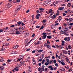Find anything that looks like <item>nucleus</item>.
<instances>
[{
  "label": "nucleus",
  "instance_id": "obj_38",
  "mask_svg": "<svg viewBox=\"0 0 73 73\" xmlns=\"http://www.w3.org/2000/svg\"><path fill=\"white\" fill-rule=\"evenodd\" d=\"M44 27L43 26H42V27H41L40 29H39L40 30H41V29H44Z\"/></svg>",
  "mask_w": 73,
  "mask_h": 73
},
{
  "label": "nucleus",
  "instance_id": "obj_37",
  "mask_svg": "<svg viewBox=\"0 0 73 73\" xmlns=\"http://www.w3.org/2000/svg\"><path fill=\"white\" fill-rule=\"evenodd\" d=\"M32 61H33V62H36V61L35 60V59L33 58L32 59Z\"/></svg>",
  "mask_w": 73,
  "mask_h": 73
},
{
  "label": "nucleus",
  "instance_id": "obj_35",
  "mask_svg": "<svg viewBox=\"0 0 73 73\" xmlns=\"http://www.w3.org/2000/svg\"><path fill=\"white\" fill-rule=\"evenodd\" d=\"M7 41H11V38H9V39H7Z\"/></svg>",
  "mask_w": 73,
  "mask_h": 73
},
{
  "label": "nucleus",
  "instance_id": "obj_20",
  "mask_svg": "<svg viewBox=\"0 0 73 73\" xmlns=\"http://www.w3.org/2000/svg\"><path fill=\"white\" fill-rule=\"evenodd\" d=\"M60 33H61L62 35H63L64 33H65V32L62 31V30H61L60 31Z\"/></svg>",
  "mask_w": 73,
  "mask_h": 73
},
{
  "label": "nucleus",
  "instance_id": "obj_54",
  "mask_svg": "<svg viewBox=\"0 0 73 73\" xmlns=\"http://www.w3.org/2000/svg\"><path fill=\"white\" fill-rule=\"evenodd\" d=\"M15 27V26L14 25H12L11 26H10V27L11 28H12L13 27Z\"/></svg>",
  "mask_w": 73,
  "mask_h": 73
},
{
  "label": "nucleus",
  "instance_id": "obj_51",
  "mask_svg": "<svg viewBox=\"0 0 73 73\" xmlns=\"http://www.w3.org/2000/svg\"><path fill=\"white\" fill-rule=\"evenodd\" d=\"M35 36V34L34 33L33 34L32 36V37H33Z\"/></svg>",
  "mask_w": 73,
  "mask_h": 73
},
{
  "label": "nucleus",
  "instance_id": "obj_36",
  "mask_svg": "<svg viewBox=\"0 0 73 73\" xmlns=\"http://www.w3.org/2000/svg\"><path fill=\"white\" fill-rule=\"evenodd\" d=\"M19 57L20 58H24V56L22 55H20L19 56Z\"/></svg>",
  "mask_w": 73,
  "mask_h": 73
},
{
  "label": "nucleus",
  "instance_id": "obj_14",
  "mask_svg": "<svg viewBox=\"0 0 73 73\" xmlns=\"http://www.w3.org/2000/svg\"><path fill=\"white\" fill-rule=\"evenodd\" d=\"M47 38L49 39H51V38H52V36H47Z\"/></svg>",
  "mask_w": 73,
  "mask_h": 73
},
{
  "label": "nucleus",
  "instance_id": "obj_46",
  "mask_svg": "<svg viewBox=\"0 0 73 73\" xmlns=\"http://www.w3.org/2000/svg\"><path fill=\"white\" fill-rule=\"evenodd\" d=\"M55 65L56 66H57V67H58V64L57 63H56L55 64Z\"/></svg>",
  "mask_w": 73,
  "mask_h": 73
},
{
  "label": "nucleus",
  "instance_id": "obj_42",
  "mask_svg": "<svg viewBox=\"0 0 73 73\" xmlns=\"http://www.w3.org/2000/svg\"><path fill=\"white\" fill-rule=\"evenodd\" d=\"M46 61L47 62L49 63V60L48 59H46Z\"/></svg>",
  "mask_w": 73,
  "mask_h": 73
},
{
  "label": "nucleus",
  "instance_id": "obj_59",
  "mask_svg": "<svg viewBox=\"0 0 73 73\" xmlns=\"http://www.w3.org/2000/svg\"><path fill=\"white\" fill-rule=\"evenodd\" d=\"M2 65L3 66H5V65H6V64L5 63H4L2 64Z\"/></svg>",
  "mask_w": 73,
  "mask_h": 73
},
{
  "label": "nucleus",
  "instance_id": "obj_44",
  "mask_svg": "<svg viewBox=\"0 0 73 73\" xmlns=\"http://www.w3.org/2000/svg\"><path fill=\"white\" fill-rule=\"evenodd\" d=\"M11 6V4H9V5H7V8H9V7H10Z\"/></svg>",
  "mask_w": 73,
  "mask_h": 73
},
{
  "label": "nucleus",
  "instance_id": "obj_52",
  "mask_svg": "<svg viewBox=\"0 0 73 73\" xmlns=\"http://www.w3.org/2000/svg\"><path fill=\"white\" fill-rule=\"evenodd\" d=\"M5 48H3V47L2 48V49L1 50L2 51H4L5 50Z\"/></svg>",
  "mask_w": 73,
  "mask_h": 73
},
{
  "label": "nucleus",
  "instance_id": "obj_55",
  "mask_svg": "<svg viewBox=\"0 0 73 73\" xmlns=\"http://www.w3.org/2000/svg\"><path fill=\"white\" fill-rule=\"evenodd\" d=\"M35 52H36V51H35V50H34L32 52V53H35Z\"/></svg>",
  "mask_w": 73,
  "mask_h": 73
},
{
  "label": "nucleus",
  "instance_id": "obj_41",
  "mask_svg": "<svg viewBox=\"0 0 73 73\" xmlns=\"http://www.w3.org/2000/svg\"><path fill=\"white\" fill-rule=\"evenodd\" d=\"M36 28H40V26H38L36 27Z\"/></svg>",
  "mask_w": 73,
  "mask_h": 73
},
{
  "label": "nucleus",
  "instance_id": "obj_22",
  "mask_svg": "<svg viewBox=\"0 0 73 73\" xmlns=\"http://www.w3.org/2000/svg\"><path fill=\"white\" fill-rule=\"evenodd\" d=\"M58 19H59V22H60V21L61 20V19H62V18H61V17L59 16V17Z\"/></svg>",
  "mask_w": 73,
  "mask_h": 73
},
{
  "label": "nucleus",
  "instance_id": "obj_21",
  "mask_svg": "<svg viewBox=\"0 0 73 73\" xmlns=\"http://www.w3.org/2000/svg\"><path fill=\"white\" fill-rule=\"evenodd\" d=\"M0 61V62L4 61V60H3V57H1V59Z\"/></svg>",
  "mask_w": 73,
  "mask_h": 73
},
{
  "label": "nucleus",
  "instance_id": "obj_58",
  "mask_svg": "<svg viewBox=\"0 0 73 73\" xmlns=\"http://www.w3.org/2000/svg\"><path fill=\"white\" fill-rule=\"evenodd\" d=\"M3 31L2 29H1L0 30V33H1V32H3Z\"/></svg>",
  "mask_w": 73,
  "mask_h": 73
},
{
  "label": "nucleus",
  "instance_id": "obj_45",
  "mask_svg": "<svg viewBox=\"0 0 73 73\" xmlns=\"http://www.w3.org/2000/svg\"><path fill=\"white\" fill-rule=\"evenodd\" d=\"M5 44L6 46H8V45H9V43H6Z\"/></svg>",
  "mask_w": 73,
  "mask_h": 73
},
{
  "label": "nucleus",
  "instance_id": "obj_11",
  "mask_svg": "<svg viewBox=\"0 0 73 73\" xmlns=\"http://www.w3.org/2000/svg\"><path fill=\"white\" fill-rule=\"evenodd\" d=\"M19 46L18 45H17L16 46H15L13 47V48L14 49H17L19 47Z\"/></svg>",
  "mask_w": 73,
  "mask_h": 73
},
{
  "label": "nucleus",
  "instance_id": "obj_47",
  "mask_svg": "<svg viewBox=\"0 0 73 73\" xmlns=\"http://www.w3.org/2000/svg\"><path fill=\"white\" fill-rule=\"evenodd\" d=\"M53 62L54 64H56V60H54Z\"/></svg>",
  "mask_w": 73,
  "mask_h": 73
},
{
  "label": "nucleus",
  "instance_id": "obj_33",
  "mask_svg": "<svg viewBox=\"0 0 73 73\" xmlns=\"http://www.w3.org/2000/svg\"><path fill=\"white\" fill-rule=\"evenodd\" d=\"M43 52V50H40L38 51V52L39 53L41 52Z\"/></svg>",
  "mask_w": 73,
  "mask_h": 73
},
{
  "label": "nucleus",
  "instance_id": "obj_4",
  "mask_svg": "<svg viewBox=\"0 0 73 73\" xmlns=\"http://www.w3.org/2000/svg\"><path fill=\"white\" fill-rule=\"evenodd\" d=\"M62 51L63 52V54H68V52H67V51L65 50H62Z\"/></svg>",
  "mask_w": 73,
  "mask_h": 73
},
{
  "label": "nucleus",
  "instance_id": "obj_15",
  "mask_svg": "<svg viewBox=\"0 0 73 73\" xmlns=\"http://www.w3.org/2000/svg\"><path fill=\"white\" fill-rule=\"evenodd\" d=\"M49 64V63H48V62H46L45 63V64L46 66H48V65Z\"/></svg>",
  "mask_w": 73,
  "mask_h": 73
},
{
  "label": "nucleus",
  "instance_id": "obj_28",
  "mask_svg": "<svg viewBox=\"0 0 73 73\" xmlns=\"http://www.w3.org/2000/svg\"><path fill=\"white\" fill-rule=\"evenodd\" d=\"M66 62H68V61H69V58H66Z\"/></svg>",
  "mask_w": 73,
  "mask_h": 73
},
{
  "label": "nucleus",
  "instance_id": "obj_18",
  "mask_svg": "<svg viewBox=\"0 0 73 73\" xmlns=\"http://www.w3.org/2000/svg\"><path fill=\"white\" fill-rule=\"evenodd\" d=\"M69 21H73V19L72 18H70L69 19Z\"/></svg>",
  "mask_w": 73,
  "mask_h": 73
},
{
  "label": "nucleus",
  "instance_id": "obj_9",
  "mask_svg": "<svg viewBox=\"0 0 73 73\" xmlns=\"http://www.w3.org/2000/svg\"><path fill=\"white\" fill-rule=\"evenodd\" d=\"M17 52L16 51H12L11 53V54H17Z\"/></svg>",
  "mask_w": 73,
  "mask_h": 73
},
{
  "label": "nucleus",
  "instance_id": "obj_27",
  "mask_svg": "<svg viewBox=\"0 0 73 73\" xmlns=\"http://www.w3.org/2000/svg\"><path fill=\"white\" fill-rule=\"evenodd\" d=\"M8 29V27H7L3 29V30H5V31H6V30H7Z\"/></svg>",
  "mask_w": 73,
  "mask_h": 73
},
{
  "label": "nucleus",
  "instance_id": "obj_19",
  "mask_svg": "<svg viewBox=\"0 0 73 73\" xmlns=\"http://www.w3.org/2000/svg\"><path fill=\"white\" fill-rule=\"evenodd\" d=\"M67 6L68 7H70L71 6V3H68L67 4Z\"/></svg>",
  "mask_w": 73,
  "mask_h": 73
},
{
  "label": "nucleus",
  "instance_id": "obj_30",
  "mask_svg": "<svg viewBox=\"0 0 73 73\" xmlns=\"http://www.w3.org/2000/svg\"><path fill=\"white\" fill-rule=\"evenodd\" d=\"M21 59H22V60H23V58H19L17 60V62H18L19 61H20V60H21Z\"/></svg>",
  "mask_w": 73,
  "mask_h": 73
},
{
  "label": "nucleus",
  "instance_id": "obj_64",
  "mask_svg": "<svg viewBox=\"0 0 73 73\" xmlns=\"http://www.w3.org/2000/svg\"><path fill=\"white\" fill-rule=\"evenodd\" d=\"M42 71H44V70H45V69L42 68Z\"/></svg>",
  "mask_w": 73,
  "mask_h": 73
},
{
  "label": "nucleus",
  "instance_id": "obj_32",
  "mask_svg": "<svg viewBox=\"0 0 73 73\" xmlns=\"http://www.w3.org/2000/svg\"><path fill=\"white\" fill-rule=\"evenodd\" d=\"M17 24H18V25H20V24H21V22L19 21L17 23Z\"/></svg>",
  "mask_w": 73,
  "mask_h": 73
},
{
  "label": "nucleus",
  "instance_id": "obj_49",
  "mask_svg": "<svg viewBox=\"0 0 73 73\" xmlns=\"http://www.w3.org/2000/svg\"><path fill=\"white\" fill-rule=\"evenodd\" d=\"M47 43L48 44H50V42L49 41V40L47 41Z\"/></svg>",
  "mask_w": 73,
  "mask_h": 73
},
{
  "label": "nucleus",
  "instance_id": "obj_29",
  "mask_svg": "<svg viewBox=\"0 0 73 73\" xmlns=\"http://www.w3.org/2000/svg\"><path fill=\"white\" fill-rule=\"evenodd\" d=\"M41 70H42V68H40L39 67L38 68V71H40Z\"/></svg>",
  "mask_w": 73,
  "mask_h": 73
},
{
  "label": "nucleus",
  "instance_id": "obj_3",
  "mask_svg": "<svg viewBox=\"0 0 73 73\" xmlns=\"http://www.w3.org/2000/svg\"><path fill=\"white\" fill-rule=\"evenodd\" d=\"M21 8V6H19L18 8L15 9V12H17L19 11L20 10V9Z\"/></svg>",
  "mask_w": 73,
  "mask_h": 73
},
{
  "label": "nucleus",
  "instance_id": "obj_10",
  "mask_svg": "<svg viewBox=\"0 0 73 73\" xmlns=\"http://www.w3.org/2000/svg\"><path fill=\"white\" fill-rule=\"evenodd\" d=\"M15 32V34L16 35H20V33L19 32V31H16Z\"/></svg>",
  "mask_w": 73,
  "mask_h": 73
},
{
  "label": "nucleus",
  "instance_id": "obj_56",
  "mask_svg": "<svg viewBox=\"0 0 73 73\" xmlns=\"http://www.w3.org/2000/svg\"><path fill=\"white\" fill-rule=\"evenodd\" d=\"M36 14H37L38 13H40V12H39V11L38 10H37L36 11Z\"/></svg>",
  "mask_w": 73,
  "mask_h": 73
},
{
  "label": "nucleus",
  "instance_id": "obj_23",
  "mask_svg": "<svg viewBox=\"0 0 73 73\" xmlns=\"http://www.w3.org/2000/svg\"><path fill=\"white\" fill-rule=\"evenodd\" d=\"M59 14H60V13L59 12V11H57V13H56V15L57 16H58V15H59Z\"/></svg>",
  "mask_w": 73,
  "mask_h": 73
},
{
  "label": "nucleus",
  "instance_id": "obj_16",
  "mask_svg": "<svg viewBox=\"0 0 73 73\" xmlns=\"http://www.w3.org/2000/svg\"><path fill=\"white\" fill-rule=\"evenodd\" d=\"M46 22V19L43 20L42 22L43 24H45Z\"/></svg>",
  "mask_w": 73,
  "mask_h": 73
},
{
  "label": "nucleus",
  "instance_id": "obj_7",
  "mask_svg": "<svg viewBox=\"0 0 73 73\" xmlns=\"http://www.w3.org/2000/svg\"><path fill=\"white\" fill-rule=\"evenodd\" d=\"M40 14H37L36 16V18L37 19H39V17H40Z\"/></svg>",
  "mask_w": 73,
  "mask_h": 73
},
{
  "label": "nucleus",
  "instance_id": "obj_5",
  "mask_svg": "<svg viewBox=\"0 0 73 73\" xmlns=\"http://www.w3.org/2000/svg\"><path fill=\"white\" fill-rule=\"evenodd\" d=\"M60 69L61 70H62L63 72H65V69L64 68L62 67H61L60 68Z\"/></svg>",
  "mask_w": 73,
  "mask_h": 73
},
{
  "label": "nucleus",
  "instance_id": "obj_25",
  "mask_svg": "<svg viewBox=\"0 0 73 73\" xmlns=\"http://www.w3.org/2000/svg\"><path fill=\"white\" fill-rule=\"evenodd\" d=\"M61 64H62V65H63V66L65 65V63L64 62H61Z\"/></svg>",
  "mask_w": 73,
  "mask_h": 73
},
{
  "label": "nucleus",
  "instance_id": "obj_40",
  "mask_svg": "<svg viewBox=\"0 0 73 73\" xmlns=\"http://www.w3.org/2000/svg\"><path fill=\"white\" fill-rule=\"evenodd\" d=\"M59 25V23H57L54 25L55 27H56V25Z\"/></svg>",
  "mask_w": 73,
  "mask_h": 73
},
{
  "label": "nucleus",
  "instance_id": "obj_39",
  "mask_svg": "<svg viewBox=\"0 0 73 73\" xmlns=\"http://www.w3.org/2000/svg\"><path fill=\"white\" fill-rule=\"evenodd\" d=\"M33 40V39H32L28 42V44H30L31 42V41H32Z\"/></svg>",
  "mask_w": 73,
  "mask_h": 73
},
{
  "label": "nucleus",
  "instance_id": "obj_24",
  "mask_svg": "<svg viewBox=\"0 0 73 73\" xmlns=\"http://www.w3.org/2000/svg\"><path fill=\"white\" fill-rule=\"evenodd\" d=\"M68 47L69 48V49H72V47H71V46H70V45L68 46Z\"/></svg>",
  "mask_w": 73,
  "mask_h": 73
},
{
  "label": "nucleus",
  "instance_id": "obj_26",
  "mask_svg": "<svg viewBox=\"0 0 73 73\" xmlns=\"http://www.w3.org/2000/svg\"><path fill=\"white\" fill-rule=\"evenodd\" d=\"M44 61H45V60H43L42 61V64H43L44 63Z\"/></svg>",
  "mask_w": 73,
  "mask_h": 73
},
{
  "label": "nucleus",
  "instance_id": "obj_50",
  "mask_svg": "<svg viewBox=\"0 0 73 73\" xmlns=\"http://www.w3.org/2000/svg\"><path fill=\"white\" fill-rule=\"evenodd\" d=\"M7 61L8 62H11V60H9V59H8V60H7Z\"/></svg>",
  "mask_w": 73,
  "mask_h": 73
},
{
  "label": "nucleus",
  "instance_id": "obj_13",
  "mask_svg": "<svg viewBox=\"0 0 73 73\" xmlns=\"http://www.w3.org/2000/svg\"><path fill=\"white\" fill-rule=\"evenodd\" d=\"M41 42H40V41H38L37 42L36 44H35V45H39L40 44Z\"/></svg>",
  "mask_w": 73,
  "mask_h": 73
},
{
  "label": "nucleus",
  "instance_id": "obj_61",
  "mask_svg": "<svg viewBox=\"0 0 73 73\" xmlns=\"http://www.w3.org/2000/svg\"><path fill=\"white\" fill-rule=\"evenodd\" d=\"M64 40H65V41H66V40H68V38H64Z\"/></svg>",
  "mask_w": 73,
  "mask_h": 73
},
{
  "label": "nucleus",
  "instance_id": "obj_8",
  "mask_svg": "<svg viewBox=\"0 0 73 73\" xmlns=\"http://www.w3.org/2000/svg\"><path fill=\"white\" fill-rule=\"evenodd\" d=\"M64 9V7H61L58 9L59 11H62Z\"/></svg>",
  "mask_w": 73,
  "mask_h": 73
},
{
  "label": "nucleus",
  "instance_id": "obj_62",
  "mask_svg": "<svg viewBox=\"0 0 73 73\" xmlns=\"http://www.w3.org/2000/svg\"><path fill=\"white\" fill-rule=\"evenodd\" d=\"M69 25H73V23H70Z\"/></svg>",
  "mask_w": 73,
  "mask_h": 73
},
{
  "label": "nucleus",
  "instance_id": "obj_6",
  "mask_svg": "<svg viewBox=\"0 0 73 73\" xmlns=\"http://www.w3.org/2000/svg\"><path fill=\"white\" fill-rule=\"evenodd\" d=\"M56 15H54L52 16L51 17V19H54L56 17Z\"/></svg>",
  "mask_w": 73,
  "mask_h": 73
},
{
  "label": "nucleus",
  "instance_id": "obj_43",
  "mask_svg": "<svg viewBox=\"0 0 73 73\" xmlns=\"http://www.w3.org/2000/svg\"><path fill=\"white\" fill-rule=\"evenodd\" d=\"M54 70V68H53V67L52 66L51 68L50 69V70Z\"/></svg>",
  "mask_w": 73,
  "mask_h": 73
},
{
  "label": "nucleus",
  "instance_id": "obj_2",
  "mask_svg": "<svg viewBox=\"0 0 73 73\" xmlns=\"http://www.w3.org/2000/svg\"><path fill=\"white\" fill-rule=\"evenodd\" d=\"M46 34V33H42V35H43L42 37V39H45V38H46V36H47Z\"/></svg>",
  "mask_w": 73,
  "mask_h": 73
},
{
  "label": "nucleus",
  "instance_id": "obj_17",
  "mask_svg": "<svg viewBox=\"0 0 73 73\" xmlns=\"http://www.w3.org/2000/svg\"><path fill=\"white\" fill-rule=\"evenodd\" d=\"M14 70L15 71H18L19 70V69H18L17 68H14Z\"/></svg>",
  "mask_w": 73,
  "mask_h": 73
},
{
  "label": "nucleus",
  "instance_id": "obj_1",
  "mask_svg": "<svg viewBox=\"0 0 73 73\" xmlns=\"http://www.w3.org/2000/svg\"><path fill=\"white\" fill-rule=\"evenodd\" d=\"M44 46H46L47 47L48 49H52V47L50 46V45H48L47 43H45L44 44Z\"/></svg>",
  "mask_w": 73,
  "mask_h": 73
},
{
  "label": "nucleus",
  "instance_id": "obj_63",
  "mask_svg": "<svg viewBox=\"0 0 73 73\" xmlns=\"http://www.w3.org/2000/svg\"><path fill=\"white\" fill-rule=\"evenodd\" d=\"M9 3H12V0H9Z\"/></svg>",
  "mask_w": 73,
  "mask_h": 73
},
{
  "label": "nucleus",
  "instance_id": "obj_57",
  "mask_svg": "<svg viewBox=\"0 0 73 73\" xmlns=\"http://www.w3.org/2000/svg\"><path fill=\"white\" fill-rule=\"evenodd\" d=\"M52 66H48V68H49V69H50Z\"/></svg>",
  "mask_w": 73,
  "mask_h": 73
},
{
  "label": "nucleus",
  "instance_id": "obj_60",
  "mask_svg": "<svg viewBox=\"0 0 73 73\" xmlns=\"http://www.w3.org/2000/svg\"><path fill=\"white\" fill-rule=\"evenodd\" d=\"M38 65H39V66H41V63H39Z\"/></svg>",
  "mask_w": 73,
  "mask_h": 73
},
{
  "label": "nucleus",
  "instance_id": "obj_31",
  "mask_svg": "<svg viewBox=\"0 0 73 73\" xmlns=\"http://www.w3.org/2000/svg\"><path fill=\"white\" fill-rule=\"evenodd\" d=\"M49 13H52V9H50V11H49Z\"/></svg>",
  "mask_w": 73,
  "mask_h": 73
},
{
  "label": "nucleus",
  "instance_id": "obj_53",
  "mask_svg": "<svg viewBox=\"0 0 73 73\" xmlns=\"http://www.w3.org/2000/svg\"><path fill=\"white\" fill-rule=\"evenodd\" d=\"M50 58V56H49L48 57H45L44 58H46V59H47V58Z\"/></svg>",
  "mask_w": 73,
  "mask_h": 73
},
{
  "label": "nucleus",
  "instance_id": "obj_48",
  "mask_svg": "<svg viewBox=\"0 0 73 73\" xmlns=\"http://www.w3.org/2000/svg\"><path fill=\"white\" fill-rule=\"evenodd\" d=\"M1 68H2L1 70H3L4 69V67H3V66H1Z\"/></svg>",
  "mask_w": 73,
  "mask_h": 73
},
{
  "label": "nucleus",
  "instance_id": "obj_12",
  "mask_svg": "<svg viewBox=\"0 0 73 73\" xmlns=\"http://www.w3.org/2000/svg\"><path fill=\"white\" fill-rule=\"evenodd\" d=\"M39 10H40V11H41V12H44V11H42V10H44V9H43L42 8H40Z\"/></svg>",
  "mask_w": 73,
  "mask_h": 73
},
{
  "label": "nucleus",
  "instance_id": "obj_34",
  "mask_svg": "<svg viewBox=\"0 0 73 73\" xmlns=\"http://www.w3.org/2000/svg\"><path fill=\"white\" fill-rule=\"evenodd\" d=\"M70 40V37H68V38L67 41H69Z\"/></svg>",
  "mask_w": 73,
  "mask_h": 73
}]
</instances>
